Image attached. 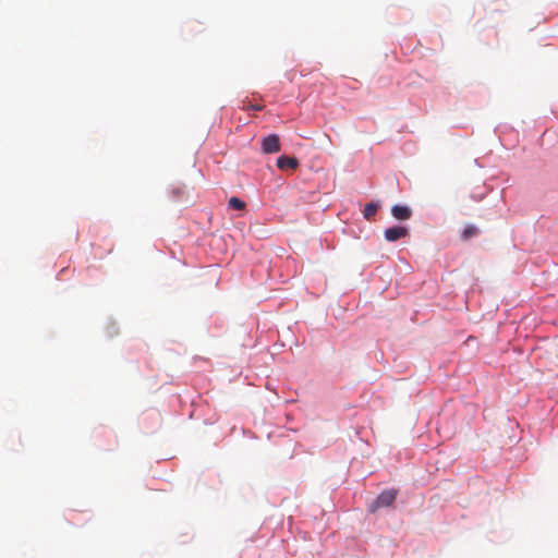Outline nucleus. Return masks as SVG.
Here are the masks:
<instances>
[{"label":"nucleus","instance_id":"7","mask_svg":"<svg viewBox=\"0 0 558 558\" xmlns=\"http://www.w3.org/2000/svg\"><path fill=\"white\" fill-rule=\"evenodd\" d=\"M377 213V206L373 203H368L365 205L363 214L366 219H369L371 217L375 216Z\"/></svg>","mask_w":558,"mask_h":558},{"label":"nucleus","instance_id":"9","mask_svg":"<svg viewBox=\"0 0 558 558\" xmlns=\"http://www.w3.org/2000/svg\"><path fill=\"white\" fill-rule=\"evenodd\" d=\"M263 108L264 107L262 105H258V104L254 105V104H251V102H248L247 105L244 104V106H243V109H245V110H254V111H260V110H263Z\"/></svg>","mask_w":558,"mask_h":558},{"label":"nucleus","instance_id":"2","mask_svg":"<svg viewBox=\"0 0 558 558\" xmlns=\"http://www.w3.org/2000/svg\"><path fill=\"white\" fill-rule=\"evenodd\" d=\"M280 138L277 134H270L262 140V150L265 154H275L280 151Z\"/></svg>","mask_w":558,"mask_h":558},{"label":"nucleus","instance_id":"4","mask_svg":"<svg viewBox=\"0 0 558 558\" xmlns=\"http://www.w3.org/2000/svg\"><path fill=\"white\" fill-rule=\"evenodd\" d=\"M299 166V161L296 158L294 157H289V156H280L278 159H277V167L281 170H286V169H296Z\"/></svg>","mask_w":558,"mask_h":558},{"label":"nucleus","instance_id":"1","mask_svg":"<svg viewBox=\"0 0 558 558\" xmlns=\"http://www.w3.org/2000/svg\"><path fill=\"white\" fill-rule=\"evenodd\" d=\"M398 490L396 489H386L381 492L377 498L369 505V512L374 513L378 509L384 507H389L396 500Z\"/></svg>","mask_w":558,"mask_h":558},{"label":"nucleus","instance_id":"3","mask_svg":"<svg viewBox=\"0 0 558 558\" xmlns=\"http://www.w3.org/2000/svg\"><path fill=\"white\" fill-rule=\"evenodd\" d=\"M408 235V229L404 227H391L385 230V239L389 242L398 241Z\"/></svg>","mask_w":558,"mask_h":558},{"label":"nucleus","instance_id":"8","mask_svg":"<svg viewBox=\"0 0 558 558\" xmlns=\"http://www.w3.org/2000/svg\"><path fill=\"white\" fill-rule=\"evenodd\" d=\"M477 228L474 227V226H468L464 228L463 232H462V239L463 240H468L474 235L477 234Z\"/></svg>","mask_w":558,"mask_h":558},{"label":"nucleus","instance_id":"5","mask_svg":"<svg viewBox=\"0 0 558 558\" xmlns=\"http://www.w3.org/2000/svg\"><path fill=\"white\" fill-rule=\"evenodd\" d=\"M392 216L398 220H408L410 219L412 211L409 207L402 205H395L391 208Z\"/></svg>","mask_w":558,"mask_h":558},{"label":"nucleus","instance_id":"6","mask_svg":"<svg viewBox=\"0 0 558 558\" xmlns=\"http://www.w3.org/2000/svg\"><path fill=\"white\" fill-rule=\"evenodd\" d=\"M228 204L229 207L234 210H242L245 208V203L238 197H231Z\"/></svg>","mask_w":558,"mask_h":558}]
</instances>
